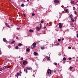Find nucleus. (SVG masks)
I'll use <instances>...</instances> for the list:
<instances>
[{"mask_svg":"<svg viewBox=\"0 0 78 78\" xmlns=\"http://www.w3.org/2000/svg\"><path fill=\"white\" fill-rule=\"evenodd\" d=\"M47 73L48 75H51V70L50 69H48Z\"/></svg>","mask_w":78,"mask_h":78,"instance_id":"f257e3e1","label":"nucleus"},{"mask_svg":"<svg viewBox=\"0 0 78 78\" xmlns=\"http://www.w3.org/2000/svg\"><path fill=\"white\" fill-rule=\"evenodd\" d=\"M11 66H4L3 69H7L8 68H10Z\"/></svg>","mask_w":78,"mask_h":78,"instance_id":"f03ea898","label":"nucleus"},{"mask_svg":"<svg viewBox=\"0 0 78 78\" xmlns=\"http://www.w3.org/2000/svg\"><path fill=\"white\" fill-rule=\"evenodd\" d=\"M28 63V61H24L23 62V65H26Z\"/></svg>","mask_w":78,"mask_h":78,"instance_id":"7ed1b4c3","label":"nucleus"},{"mask_svg":"<svg viewBox=\"0 0 78 78\" xmlns=\"http://www.w3.org/2000/svg\"><path fill=\"white\" fill-rule=\"evenodd\" d=\"M54 3H59L60 2L58 0H55L54 1Z\"/></svg>","mask_w":78,"mask_h":78,"instance_id":"20e7f679","label":"nucleus"},{"mask_svg":"<svg viewBox=\"0 0 78 78\" xmlns=\"http://www.w3.org/2000/svg\"><path fill=\"white\" fill-rule=\"evenodd\" d=\"M59 28H62V24H61V23H59Z\"/></svg>","mask_w":78,"mask_h":78,"instance_id":"39448f33","label":"nucleus"},{"mask_svg":"<svg viewBox=\"0 0 78 78\" xmlns=\"http://www.w3.org/2000/svg\"><path fill=\"white\" fill-rule=\"evenodd\" d=\"M40 29H41V28H39V27H37L36 28V30L37 31H39V30H40Z\"/></svg>","mask_w":78,"mask_h":78,"instance_id":"423d86ee","label":"nucleus"},{"mask_svg":"<svg viewBox=\"0 0 78 78\" xmlns=\"http://www.w3.org/2000/svg\"><path fill=\"white\" fill-rule=\"evenodd\" d=\"M34 54L35 56H37V55H38V54L37 53H36V52H35L34 53Z\"/></svg>","mask_w":78,"mask_h":78,"instance_id":"0eeeda50","label":"nucleus"},{"mask_svg":"<svg viewBox=\"0 0 78 78\" xmlns=\"http://www.w3.org/2000/svg\"><path fill=\"white\" fill-rule=\"evenodd\" d=\"M30 49L29 48H27L26 49V51H27L28 52H30Z\"/></svg>","mask_w":78,"mask_h":78,"instance_id":"6e6552de","label":"nucleus"},{"mask_svg":"<svg viewBox=\"0 0 78 78\" xmlns=\"http://www.w3.org/2000/svg\"><path fill=\"white\" fill-rule=\"evenodd\" d=\"M36 45V43L34 42L33 44L31 45V47H33V46H34V45Z\"/></svg>","mask_w":78,"mask_h":78,"instance_id":"1a4fd4ad","label":"nucleus"},{"mask_svg":"<svg viewBox=\"0 0 78 78\" xmlns=\"http://www.w3.org/2000/svg\"><path fill=\"white\" fill-rule=\"evenodd\" d=\"M71 20H72V22H74L75 21L74 19L72 17L71 18Z\"/></svg>","mask_w":78,"mask_h":78,"instance_id":"9d476101","label":"nucleus"},{"mask_svg":"<svg viewBox=\"0 0 78 78\" xmlns=\"http://www.w3.org/2000/svg\"><path fill=\"white\" fill-rule=\"evenodd\" d=\"M41 50H44V49H45V48L44 46H41Z\"/></svg>","mask_w":78,"mask_h":78,"instance_id":"9b49d317","label":"nucleus"},{"mask_svg":"<svg viewBox=\"0 0 78 78\" xmlns=\"http://www.w3.org/2000/svg\"><path fill=\"white\" fill-rule=\"evenodd\" d=\"M19 75H20V73H17L16 74L15 76H19Z\"/></svg>","mask_w":78,"mask_h":78,"instance_id":"f8f14e48","label":"nucleus"},{"mask_svg":"<svg viewBox=\"0 0 78 78\" xmlns=\"http://www.w3.org/2000/svg\"><path fill=\"white\" fill-rule=\"evenodd\" d=\"M24 71L26 73H27L28 72V70H27V69H24Z\"/></svg>","mask_w":78,"mask_h":78,"instance_id":"ddd939ff","label":"nucleus"},{"mask_svg":"<svg viewBox=\"0 0 78 78\" xmlns=\"http://www.w3.org/2000/svg\"><path fill=\"white\" fill-rule=\"evenodd\" d=\"M26 69H27V70H31V68L29 67H26Z\"/></svg>","mask_w":78,"mask_h":78,"instance_id":"4468645a","label":"nucleus"},{"mask_svg":"<svg viewBox=\"0 0 78 78\" xmlns=\"http://www.w3.org/2000/svg\"><path fill=\"white\" fill-rule=\"evenodd\" d=\"M3 41L5 42H6V40L5 38H3Z\"/></svg>","mask_w":78,"mask_h":78,"instance_id":"2eb2a0df","label":"nucleus"},{"mask_svg":"<svg viewBox=\"0 0 78 78\" xmlns=\"http://www.w3.org/2000/svg\"><path fill=\"white\" fill-rule=\"evenodd\" d=\"M36 47V46H34L33 47H31V48L32 49V50H33V49L34 48V47Z\"/></svg>","mask_w":78,"mask_h":78,"instance_id":"dca6fc26","label":"nucleus"},{"mask_svg":"<svg viewBox=\"0 0 78 78\" xmlns=\"http://www.w3.org/2000/svg\"><path fill=\"white\" fill-rule=\"evenodd\" d=\"M22 44L20 43L18 44V46H22Z\"/></svg>","mask_w":78,"mask_h":78,"instance_id":"f3484780","label":"nucleus"},{"mask_svg":"<svg viewBox=\"0 0 78 78\" xmlns=\"http://www.w3.org/2000/svg\"><path fill=\"white\" fill-rule=\"evenodd\" d=\"M30 32V33H32V32H33V30L31 29H30L29 30Z\"/></svg>","mask_w":78,"mask_h":78,"instance_id":"a211bd4d","label":"nucleus"},{"mask_svg":"<svg viewBox=\"0 0 78 78\" xmlns=\"http://www.w3.org/2000/svg\"><path fill=\"white\" fill-rule=\"evenodd\" d=\"M69 11V10H68V9H66L65 10V12H68Z\"/></svg>","mask_w":78,"mask_h":78,"instance_id":"6ab92c4d","label":"nucleus"},{"mask_svg":"<svg viewBox=\"0 0 78 78\" xmlns=\"http://www.w3.org/2000/svg\"><path fill=\"white\" fill-rule=\"evenodd\" d=\"M40 29H41L42 28V24L40 23Z\"/></svg>","mask_w":78,"mask_h":78,"instance_id":"aec40b11","label":"nucleus"},{"mask_svg":"<svg viewBox=\"0 0 78 78\" xmlns=\"http://www.w3.org/2000/svg\"><path fill=\"white\" fill-rule=\"evenodd\" d=\"M2 70H3L2 68L0 67V71H1V72H2Z\"/></svg>","mask_w":78,"mask_h":78,"instance_id":"412c9836","label":"nucleus"},{"mask_svg":"<svg viewBox=\"0 0 78 78\" xmlns=\"http://www.w3.org/2000/svg\"><path fill=\"white\" fill-rule=\"evenodd\" d=\"M71 4L72 5H73V4H74V1H71Z\"/></svg>","mask_w":78,"mask_h":78,"instance_id":"4be33fe9","label":"nucleus"},{"mask_svg":"<svg viewBox=\"0 0 78 78\" xmlns=\"http://www.w3.org/2000/svg\"><path fill=\"white\" fill-rule=\"evenodd\" d=\"M63 59L64 61H66V57H64Z\"/></svg>","mask_w":78,"mask_h":78,"instance_id":"5701e85b","label":"nucleus"},{"mask_svg":"<svg viewBox=\"0 0 78 78\" xmlns=\"http://www.w3.org/2000/svg\"><path fill=\"white\" fill-rule=\"evenodd\" d=\"M16 50L19 49V47H18V46L16 47Z\"/></svg>","mask_w":78,"mask_h":78,"instance_id":"b1692460","label":"nucleus"},{"mask_svg":"<svg viewBox=\"0 0 78 78\" xmlns=\"http://www.w3.org/2000/svg\"><path fill=\"white\" fill-rule=\"evenodd\" d=\"M47 59L48 60H50V58L48 57Z\"/></svg>","mask_w":78,"mask_h":78,"instance_id":"393cba45","label":"nucleus"},{"mask_svg":"<svg viewBox=\"0 0 78 78\" xmlns=\"http://www.w3.org/2000/svg\"><path fill=\"white\" fill-rule=\"evenodd\" d=\"M15 42V41H13L12 42V44H13V43H14Z\"/></svg>","mask_w":78,"mask_h":78,"instance_id":"a878e982","label":"nucleus"},{"mask_svg":"<svg viewBox=\"0 0 78 78\" xmlns=\"http://www.w3.org/2000/svg\"><path fill=\"white\" fill-rule=\"evenodd\" d=\"M72 69H73V67H71L69 68V69H70V70H72Z\"/></svg>","mask_w":78,"mask_h":78,"instance_id":"bb28decb","label":"nucleus"},{"mask_svg":"<svg viewBox=\"0 0 78 78\" xmlns=\"http://www.w3.org/2000/svg\"><path fill=\"white\" fill-rule=\"evenodd\" d=\"M56 45H59V43H57L55 44Z\"/></svg>","mask_w":78,"mask_h":78,"instance_id":"cd10ccee","label":"nucleus"},{"mask_svg":"<svg viewBox=\"0 0 78 78\" xmlns=\"http://www.w3.org/2000/svg\"><path fill=\"white\" fill-rule=\"evenodd\" d=\"M68 48L69 49H71V48H72V47H69Z\"/></svg>","mask_w":78,"mask_h":78,"instance_id":"c85d7f7f","label":"nucleus"},{"mask_svg":"<svg viewBox=\"0 0 78 78\" xmlns=\"http://www.w3.org/2000/svg\"><path fill=\"white\" fill-rule=\"evenodd\" d=\"M35 15V14H34V13H32V16H34Z\"/></svg>","mask_w":78,"mask_h":78,"instance_id":"c756f323","label":"nucleus"},{"mask_svg":"<svg viewBox=\"0 0 78 78\" xmlns=\"http://www.w3.org/2000/svg\"><path fill=\"white\" fill-rule=\"evenodd\" d=\"M68 59L69 60H71L72 59V58H68Z\"/></svg>","mask_w":78,"mask_h":78,"instance_id":"7c9ffc66","label":"nucleus"},{"mask_svg":"<svg viewBox=\"0 0 78 78\" xmlns=\"http://www.w3.org/2000/svg\"><path fill=\"white\" fill-rule=\"evenodd\" d=\"M58 41L59 42H60V41H61V39H58Z\"/></svg>","mask_w":78,"mask_h":78,"instance_id":"2f4dec72","label":"nucleus"},{"mask_svg":"<svg viewBox=\"0 0 78 78\" xmlns=\"http://www.w3.org/2000/svg\"><path fill=\"white\" fill-rule=\"evenodd\" d=\"M73 10H75L76 8L75 7H73Z\"/></svg>","mask_w":78,"mask_h":78,"instance_id":"473e14b6","label":"nucleus"},{"mask_svg":"<svg viewBox=\"0 0 78 78\" xmlns=\"http://www.w3.org/2000/svg\"><path fill=\"white\" fill-rule=\"evenodd\" d=\"M23 58H21V61H22V60H23Z\"/></svg>","mask_w":78,"mask_h":78,"instance_id":"72a5a7b5","label":"nucleus"},{"mask_svg":"<svg viewBox=\"0 0 78 78\" xmlns=\"http://www.w3.org/2000/svg\"><path fill=\"white\" fill-rule=\"evenodd\" d=\"M24 5L23 4H22L21 5V6H22V7H23V6Z\"/></svg>","mask_w":78,"mask_h":78,"instance_id":"f704fd0d","label":"nucleus"},{"mask_svg":"<svg viewBox=\"0 0 78 78\" xmlns=\"http://www.w3.org/2000/svg\"><path fill=\"white\" fill-rule=\"evenodd\" d=\"M41 23H44V21H43L42 20L41 21Z\"/></svg>","mask_w":78,"mask_h":78,"instance_id":"c9c22d12","label":"nucleus"},{"mask_svg":"<svg viewBox=\"0 0 78 78\" xmlns=\"http://www.w3.org/2000/svg\"><path fill=\"white\" fill-rule=\"evenodd\" d=\"M55 65H57V63L56 62H55L54 63Z\"/></svg>","mask_w":78,"mask_h":78,"instance_id":"e433bc0d","label":"nucleus"},{"mask_svg":"<svg viewBox=\"0 0 78 78\" xmlns=\"http://www.w3.org/2000/svg\"><path fill=\"white\" fill-rule=\"evenodd\" d=\"M23 15L24 16V17H26V16H25V14H23Z\"/></svg>","mask_w":78,"mask_h":78,"instance_id":"4c0bfd02","label":"nucleus"},{"mask_svg":"<svg viewBox=\"0 0 78 78\" xmlns=\"http://www.w3.org/2000/svg\"><path fill=\"white\" fill-rule=\"evenodd\" d=\"M6 27H9V25H8V24L7 25Z\"/></svg>","mask_w":78,"mask_h":78,"instance_id":"58836bf2","label":"nucleus"},{"mask_svg":"<svg viewBox=\"0 0 78 78\" xmlns=\"http://www.w3.org/2000/svg\"><path fill=\"white\" fill-rule=\"evenodd\" d=\"M5 25H6V26L7 25H8V23H5Z\"/></svg>","mask_w":78,"mask_h":78,"instance_id":"ea45409f","label":"nucleus"},{"mask_svg":"<svg viewBox=\"0 0 78 78\" xmlns=\"http://www.w3.org/2000/svg\"><path fill=\"white\" fill-rule=\"evenodd\" d=\"M72 16V15H71L70 16H69V17L70 18L71 17V16Z\"/></svg>","mask_w":78,"mask_h":78,"instance_id":"a19ab883","label":"nucleus"},{"mask_svg":"<svg viewBox=\"0 0 78 78\" xmlns=\"http://www.w3.org/2000/svg\"><path fill=\"white\" fill-rule=\"evenodd\" d=\"M62 41H64V38H62Z\"/></svg>","mask_w":78,"mask_h":78,"instance_id":"79ce46f5","label":"nucleus"},{"mask_svg":"<svg viewBox=\"0 0 78 78\" xmlns=\"http://www.w3.org/2000/svg\"><path fill=\"white\" fill-rule=\"evenodd\" d=\"M58 55L59 56H61V54H59Z\"/></svg>","mask_w":78,"mask_h":78,"instance_id":"37998d69","label":"nucleus"},{"mask_svg":"<svg viewBox=\"0 0 78 78\" xmlns=\"http://www.w3.org/2000/svg\"><path fill=\"white\" fill-rule=\"evenodd\" d=\"M56 70L55 69L54 70V72H56Z\"/></svg>","mask_w":78,"mask_h":78,"instance_id":"c03bdc74","label":"nucleus"},{"mask_svg":"<svg viewBox=\"0 0 78 78\" xmlns=\"http://www.w3.org/2000/svg\"><path fill=\"white\" fill-rule=\"evenodd\" d=\"M11 27H13V26H14V25H13V24H12L11 25Z\"/></svg>","mask_w":78,"mask_h":78,"instance_id":"a18cd8bd","label":"nucleus"},{"mask_svg":"<svg viewBox=\"0 0 78 78\" xmlns=\"http://www.w3.org/2000/svg\"><path fill=\"white\" fill-rule=\"evenodd\" d=\"M75 14H76V11L75 12Z\"/></svg>","mask_w":78,"mask_h":78,"instance_id":"49530a36","label":"nucleus"},{"mask_svg":"<svg viewBox=\"0 0 78 78\" xmlns=\"http://www.w3.org/2000/svg\"><path fill=\"white\" fill-rule=\"evenodd\" d=\"M0 55H2V52L1 51H0Z\"/></svg>","mask_w":78,"mask_h":78,"instance_id":"de8ad7c7","label":"nucleus"},{"mask_svg":"<svg viewBox=\"0 0 78 78\" xmlns=\"http://www.w3.org/2000/svg\"><path fill=\"white\" fill-rule=\"evenodd\" d=\"M44 29L46 28V27H44Z\"/></svg>","mask_w":78,"mask_h":78,"instance_id":"09e8293b","label":"nucleus"},{"mask_svg":"<svg viewBox=\"0 0 78 78\" xmlns=\"http://www.w3.org/2000/svg\"><path fill=\"white\" fill-rule=\"evenodd\" d=\"M19 39L18 37H16V39Z\"/></svg>","mask_w":78,"mask_h":78,"instance_id":"8fccbe9b","label":"nucleus"},{"mask_svg":"<svg viewBox=\"0 0 78 78\" xmlns=\"http://www.w3.org/2000/svg\"><path fill=\"white\" fill-rule=\"evenodd\" d=\"M27 2H29V1H30V0H27Z\"/></svg>","mask_w":78,"mask_h":78,"instance_id":"3c124183","label":"nucleus"},{"mask_svg":"<svg viewBox=\"0 0 78 78\" xmlns=\"http://www.w3.org/2000/svg\"><path fill=\"white\" fill-rule=\"evenodd\" d=\"M17 30H19V28H17Z\"/></svg>","mask_w":78,"mask_h":78,"instance_id":"603ef678","label":"nucleus"},{"mask_svg":"<svg viewBox=\"0 0 78 78\" xmlns=\"http://www.w3.org/2000/svg\"><path fill=\"white\" fill-rule=\"evenodd\" d=\"M20 73H22V72H20Z\"/></svg>","mask_w":78,"mask_h":78,"instance_id":"864d4df0","label":"nucleus"},{"mask_svg":"<svg viewBox=\"0 0 78 78\" xmlns=\"http://www.w3.org/2000/svg\"><path fill=\"white\" fill-rule=\"evenodd\" d=\"M77 3H78V0L77 1Z\"/></svg>","mask_w":78,"mask_h":78,"instance_id":"5fc2aeb1","label":"nucleus"},{"mask_svg":"<svg viewBox=\"0 0 78 78\" xmlns=\"http://www.w3.org/2000/svg\"><path fill=\"white\" fill-rule=\"evenodd\" d=\"M70 22H71V23H72V21H71Z\"/></svg>","mask_w":78,"mask_h":78,"instance_id":"6e6d98bb","label":"nucleus"}]
</instances>
